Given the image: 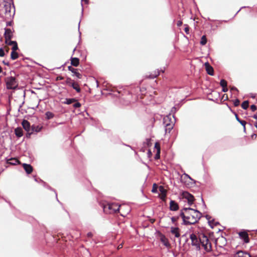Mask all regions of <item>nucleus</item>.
<instances>
[{
    "mask_svg": "<svg viewBox=\"0 0 257 257\" xmlns=\"http://www.w3.org/2000/svg\"><path fill=\"white\" fill-rule=\"evenodd\" d=\"M200 245H201L204 249L207 251H209L211 249V244L209 243L207 237L205 235H203L200 238Z\"/></svg>",
    "mask_w": 257,
    "mask_h": 257,
    "instance_id": "20e7f679",
    "label": "nucleus"
},
{
    "mask_svg": "<svg viewBox=\"0 0 257 257\" xmlns=\"http://www.w3.org/2000/svg\"><path fill=\"white\" fill-rule=\"evenodd\" d=\"M22 124L23 125V128L26 131H29L30 129V122L24 119L22 122Z\"/></svg>",
    "mask_w": 257,
    "mask_h": 257,
    "instance_id": "2eb2a0df",
    "label": "nucleus"
},
{
    "mask_svg": "<svg viewBox=\"0 0 257 257\" xmlns=\"http://www.w3.org/2000/svg\"><path fill=\"white\" fill-rule=\"evenodd\" d=\"M151 154H152V153H151V151H150V150H149V151H148V155H151Z\"/></svg>",
    "mask_w": 257,
    "mask_h": 257,
    "instance_id": "5fc2aeb1",
    "label": "nucleus"
},
{
    "mask_svg": "<svg viewBox=\"0 0 257 257\" xmlns=\"http://www.w3.org/2000/svg\"><path fill=\"white\" fill-rule=\"evenodd\" d=\"M171 232L177 238L179 237L180 236L179 228L178 227H171Z\"/></svg>",
    "mask_w": 257,
    "mask_h": 257,
    "instance_id": "9d476101",
    "label": "nucleus"
},
{
    "mask_svg": "<svg viewBox=\"0 0 257 257\" xmlns=\"http://www.w3.org/2000/svg\"><path fill=\"white\" fill-rule=\"evenodd\" d=\"M241 107L244 109H246L248 107V101L247 100L243 101L241 104Z\"/></svg>",
    "mask_w": 257,
    "mask_h": 257,
    "instance_id": "cd10ccee",
    "label": "nucleus"
},
{
    "mask_svg": "<svg viewBox=\"0 0 257 257\" xmlns=\"http://www.w3.org/2000/svg\"><path fill=\"white\" fill-rule=\"evenodd\" d=\"M64 79L63 77L61 76H57V80H63Z\"/></svg>",
    "mask_w": 257,
    "mask_h": 257,
    "instance_id": "a18cd8bd",
    "label": "nucleus"
},
{
    "mask_svg": "<svg viewBox=\"0 0 257 257\" xmlns=\"http://www.w3.org/2000/svg\"><path fill=\"white\" fill-rule=\"evenodd\" d=\"M254 125L257 128V122L254 123Z\"/></svg>",
    "mask_w": 257,
    "mask_h": 257,
    "instance_id": "052dcab7",
    "label": "nucleus"
},
{
    "mask_svg": "<svg viewBox=\"0 0 257 257\" xmlns=\"http://www.w3.org/2000/svg\"><path fill=\"white\" fill-rule=\"evenodd\" d=\"M73 104V107L75 108H78L81 106V104L79 102H78L77 100Z\"/></svg>",
    "mask_w": 257,
    "mask_h": 257,
    "instance_id": "c9c22d12",
    "label": "nucleus"
},
{
    "mask_svg": "<svg viewBox=\"0 0 257 257\" xmlns=\"http://www.w3.org/2000/svg\"><path fill=\"white\" fill-rule=\"evenodd\" d=\"M4 63L5 64V65H9V63H7V62H5V61H3Z\"/></svg>",
    "mask_w": 257,
    "mask_h": 257,
    "instance_id": "6e6d98bb",
    "label": "nucleus"
},
{
    "mask_svg": "<svg viewBox=\"0 0 257 257\" xmlns=\"http://www.w3.org/2000/svg\"><path fill=\"white\" fill-rule=\"evenodd\" d=\"M171 114L166 116L163 119V123L166 125L167 123H171Z\"/></svg>",
    "mask_w": 257,
    "mask_h": 257,
    "instance_id": "aec40b11",
    "label": "nucleus"
},
{
    "mask_svg": "<svg viewBox=\"0 0 257 257\" xmlns=\"http://www.w3.org/2000/svg\"><path fill=\"white\" fill-rule=\"evenodd\" d=\"M155 148L157 149V151L158 149H160V146L159 143L157 142L155 143Z\"/></svg>",
    "mask_w": 257,
    "mask_h": 257,
    "instance_id": "c03bdc74",
    "label": "nucleus"
},
{
    "mask_svg": "<svg viewBox=\"0 0 257 257\" xmlns=\"http://www.w3.org/2000/svg\"><path fill=\"white\" fill-rule=\"evenodd\" d=\"M74 89H75L77 92H80L81 89L79 87V85L76 82H74L71 86Z\"/></svg>",
    "mask_w": 257,
    "mask_h": 257,
    "instance_id": "4be33fe9",
    "label": "nucleus"
},
{
    "mask_svg": "<svg viewBox=\"0 0 257 257\" xmlns=\"http://www.w3.org/2000/svg\"><path fill=\"white\" fill-rule=\"evenodd\" d=\"M11 58L12 60H16L18 58V54L16 51L12 52L11 54Z\"/></svg>",
    "mask_w": 257,
    "mask_h": 257,
    "instance_id": "bb28decb",
    "label": "nucleus"
},
{
    "mask_svg": "<svg viewBox=\"0 0 257 257\" xmlns=\"http://www.w3.org/2000/svg\"><path fill=\"white\" fill-rule=\"evenodd\" d=\"M152 191L154 193L155 192H157V186H156V184H154L153 185V189H152Z\"/></svg>",
    "mask_w": 257,
    "mask_h": 257,
    "instance_id": "37998d69",
    "label": "nucleus"
},
{
    "mask_svg": "<svg viewBox=\"0 0 257 257\" xmlns=\"http://www.w3.org/2000/svg\"><path fill=\"white\" fill-rule=\"evenodd\" d=\"M18 163H19L18 160H17L15 158H11V159H10L8 161V163H9L11 165H15L17 164Z\"/></svg>",
    "mask_w": 257,
    "mask_h": 257,
    "instance_id": "5701e85b",
    "label": "nucleus"
},
{
    "mask_svg": "<svg viewBox=\"0 0 257 257\" xmlns=\"http://www.w3.org/2000/svg\"><path fill=\"white\" fill-rule=\"evenodd\" d=\"M252 117L257 120V113L252 116Z\"/></svg>",
    "mask_w": 257,
    "mask_h": 257,
    "instance_id": "603ef678",
    "label": "nucleus"
},
{
    "mask_svg": "<svg viewBox=\"0 0 257 257\" xmlns=\"http://www.w3.org/2000/svg\"><path fill=\"white\" fill-rule=\"evenodd\" d=\"M79 63V60L77 58H71V64L72 65L77 67L78 66Z\"/></svg>",
    "mask_w": 257,
    "mask_h": 257,
    "instance_id": "6ab92c4d",
    "label": "nucleus"
},
{
    "mask_svg": "<svg viewBox=\"0 0 257 257\" xmlns=\"http://www.w3.org/2000/svg\"><path fill=\"white\" fill-rule=\"evenodd\" d=\"M235 117L236 120L243 126L244 131H245L246 124L245 121L240 119L237 114H235Z\"/></svg>",
    "mask_w": 257,
    "mask_h": 257,
    "instance_id": "b1692460",
    "label": "nucleus"
},
{
    "mask_svg": "<svg viewBox=\"0 0 257 257\" xmlns=\"http://www.w3.org/2000/svg\"><path fill=\"white\" fill-rule=\"evenodd\" d=\"M236 257H251V256L246 252L239 251L237 253Z\"/></svg>",
    "mask_w": 257,
    "mask_h": 257,
    "instance_id": "f3484780",
    "label": "nucleus"
},
{
    "mask_svg": "<svg viewBox=\"0 0 257 257\" xmlns=\"http://www.w3.org/2000/svg\"><path fill=\"white\" fill-rule=\"evenodd\" d=\"M182 22L180 21H178V22L177 23V25L178 26H180L182 25Z\"/></svg>",
    "mask_w": 257,
    "mask_h": 257,
    "instance_id": "8fccbe9b",
    "label": "nucleus"
},
{
    "mask_svg": "<svg viewBox=\"0 0 257 257\" xmlns=\"http://www.w3.org/2000/svg\"><path fill=\"white\" fill-rule=\"evenodd\" d=\"M45 115L47 119H50L53 118L54 116V114L50 111H47L45 113Z\"/></svg>",
    "mask_w": 257,
    "mask_h": 257,
    "instance_id": "a878e982",
    "label": "nucleus"
},
{
    "mask_svg": "<svg viewBox=\"0 0 257 257\" xmlns=\"http://www.w3.org/2000/svg\"><path fill=\"white\" fill-rule=\"evenodd\" d=\"M8 12V8L7 7L6 8V12Z\"/></svg>",
    "mask_w": 257,
    "mask_h": 257,
    "instance_id": "69168bd1",
    "label": "nucleus"
},
{
    "mask_svg": "<svg viewBox=\"0 0 257 257\" xmlns=\"http://www.w3.org/2000/svg\"><path fill=\"white\" fill-rule=\"evenodd\" d=\"M183 198L187 200L189 205H191L194 202V196L188 192H183L182 194Z\"/></svg>",
    "mask_w": 257,
    "mask_h": 257,
    "instance_id": "423d86ee",
    "label": "nucleus"
},
{
    "mask_svg": "<svg viewBox=\"0 0 257 257\" xmlns=\"http://www.w3.org/2000/svg\"><path fill=\"white\" fill-rule=\"evenodd\" d=\"M206 218L208 220V223H209V225L212 228L213 227L211 226V224L213 221V220H212V221H210V219L211 218V217L209 215H206Z\"/></svg>",
    "mask_w": 257,
    "mask_h": 257,
    "instance_id": "58836bf2",
    "label": "nucleus"
},
{
    "mask_svg": "<svg viewBox=\"0 0 257 257\" xmlns=\"http://www.w3.org/2000/svg\"><path fill=\"white\" fill-rule=\"evenodd\" d=\"M188 31V28H185V31L187 32Z\"/></svg>",
    "mask_w": 257,
    "mask_h": 257,
    "instance_id": "e2e57ef3",
    "label": "nucleus"
},
{
    "mask_svg": "<svg viewBox=\"0 0 257 257\" xmlns=\"http://www.w3.org/2000/svg\"><path fill=\"white\" fill-rule=\"evenodd\" d=\"M159 190L161 192V196L160 198L162 200H165L166 197L167 195V191L163 186H160L159 188Z\"/></svg>",
    "mask_w": 257,
    "mask_h": 257,
    "instance_id": "1a4fd4ad",
    "label": "nucleus"
},
{
    "mask_svg": "<svg viewBox=\"0 0 257 257\" xmlns=\"http://www.w3.org/2000/svg\"><path fill=\"white\" fill-rule=\"evenodd\" d=\"M178 218V216H173L171 217V220L173 223H175L176 221H177Z\"/></svg>",
    "mask_w": 257,
    "mask_h": 257,
    "instance_id": "ea45409f",
    "label": "nucleus"
},
{
    "mask_svg": "<svg viewBox=\"0 0 257 257\" xmlns=\"http://www.w3.org/2000/svg\"><path fill=\"white\" fill-rule=\"evenodd\" d=\"M41 181L44 184V186H45V185H46V183L43 182V181L41 180Z\"/></svg>",
    "mask_w": 257,
    "mask_h": 257,
    "instance_id": "4d7b16f0",
    "label": "nucleus"
},
{
    "mask_svg": "<svg viewBox=\"0 0 257 257\" xmlns=\"http://www.w3.org/2000/svg\"><path fill=\"white\" fill-rule=\"evenodd\" d=\"M120 205L117 203H108L103 206V211L106 213H113L119 211Z\"/></svg>",
    "mask_w": 257,
    "mask_h": 257,
    "instance_id": "f03ea898",
    "label": "nucleus"
},
{
    "mask_svg": "<svg viewBox=\"0 0 257 257\" xmlns=\"http://www.w3.org/2000/svg\"><path fill=\"white\" fill-rule=\"evenodd\" d=\"M178 204L174 200H171L170 203V209L172 211H176L178 209Z\"/></svg>",
    "mask_w": 257,
    "mask_h": 257,
    "instance_id": "9b49d317",
    "label": "nucleus"
},
{
    "mask_svg": "<svg viewBox=\"0 0 257 257\" xmlns=\"http://www.w3.org/2000/svg\"><path fill=\"white\" fill-rule=\"evenodd\" d=\"M205 66L206 70L207 73L210 75H213V69L209 64V63H206L205 64Z\"/></svg>",
    "mask_w": 257,
    "mask_h": 257,
    "instance_id": "ddd939ff",
    "label": "nucleus"
},
{
    "mask_svg": "<svg viewBox=\"0 0 257 257\" xmlns=\"http://www.w3.org/2000/svg\"><path fill=\"white\" fill-rule=\"evenodd\" d=\"M240 101L238 99H236L233 101V104L235 106H237L239 105Z\"/></svg>",
    "mask_w": 257,
    "mask_h": 257,
    "instance_id": "e433bc0d",
    "label": "nucleus"
},
{
    "mask_svg": "<svg viewBox=\"0 0 257 257\" xmlns=\"http://www.w3.org/2000/svg\"><path fill=\"white\" fill-rule=\"evenodd\" d=\"M2 67L0 66V73L2 72Z\"/></svg>",
    "mask_w": 257,
    "mask_h": 257,
    "instance_id": "bf43d9fd",
    "label": "nucleus"
},
{
    "mask_svg": "<svg viewBox=\"0 0 257 257\" xmlns=\"http://www.w3.org/2000/svg\"><path fill=\"white\" fill-rule=\"evenodd\" d=\"M243 7H242L241 8H240V9L241 10V9H243Z\"/></svg>",
    "mask_w": 257,
    "mask_h": 257,
    "instance_id": "774afa93",
    "label": "nucleus"
},
{
    "mask_svg": "<svg viewBox=\"0 0 257 257\" xmlns=\"http://www.w3.org/2000/svg\"><path fill=\"white\" fill-rule=\"evenodd\" d=\"M15 133L16 136L19 138L21 137L23 135V130L21 127L16 128L15 130Z\"/></svg>",
    "mask_w": 257,
    "mask_h": 257,
    "instance_id": "a211bd4d",
    "label": "nucleus"
},
{
    "mask_svg": "<svg viewBox=\"0 0 257 257\" xmlns=\"http://www.w3.org/2000/svg\"><path fill=\"white\" fill-rule=\"evenodd\" d=\"M75 101H76V99L75 98H66L63 103L67 104H70Z\"/></svg>",
    "mask_w": 257,
    "mask_h": 257,
    "instance_id": "393cba45",
    "label": "nucleus"
},
{
    "mask_svg": "<svg viewBox=\"0 0 257 257\" xmlns=\"http://www.w3.org/2000/svg\"><path fill=\"white\" fill-rule=\"evenodd\" d=\"M74 81L73 80H72L71 78H67L66 81H65V83L71 86V85L72 84V83L74 82Z\"/></svg>",
    "mask_w": 257,
    "mask_h": 257,
    "instance_id": "c756f323",
    "label": "nucleus"
},
{
    "mask_svg": "<svg viewBox=\"0 0 257 257\" xmlns=\"http://www.w3.org/2000/svg\"><path fill=\"white\" fill-rule=\"evenodd\" d=\"M176 107H172V109H171V112H172V113H173V112H176Z\"/></svg>",
    "mask_w": 257,
    "mask_h": 257,
    "instance_id": "09e8293b",
    "label": "nucleus"
},
{
    "mask_svg": "<svg viewBox=\"0 0 257 257\" xmlns=\"http://www.w3.org/2000/svg\"><path fill=\"white\" fill-rule=\"evenodd\" d=\"M180 216L185 225L194 224L202 217V213L198 210L190 207H185L181 210Z\"/></svg>",
    "mask_w": 257,
    "mask_h": 257,
    "instance_id": "f257e3e1",
    "label": "nucleus"
},
{
    "mask_svg": "<svg viewBox=\"0 0 257 257\" xmlns=\"http://www.w3.org/2000/svg\"><path fill=\"white\" fill-rule=\"evenodd\" d=\"M42 129V127L39 126H32V130L33 131H35L36 132H39L41 131Z\"/></svg>",
    "mask_w": 257,
    "mask_h": 257,
    "instance_id": "2f4dec72",
    "label": "nucleus"
},
{
    "mask_svg": "<svg viewBox=\"0 0 257 257\" xmlns=\"http://www.w3.org/2000/svg\"><path fill=\"white\" fill-rule=\"evenodd\" d=\"M230 89L231 91L234 90V91H238V89L235 87H234V86L232 87Z\"/></svg>",
    "mask_w": 257,
    "mask_h": 257,
    "instance_id": "de8ad7c7",
    "label": "nucleus"
},
{
    "mask_svg": "<svg viewBox=\"0 0 257 257\" xmlns=\"http://www.w3.org/2000/svg\"><path fill=\"white\" fill-rule=\"evenodd\" d=\"M250 109L252 111H254L255 110H256V105H255L254 104H252L250 106Z\"/></svg>",
    "mask_w": 257,
    "mask_h": 257,
    "instance_id": "79ce46f5",
    "label": "nucleus"
},
{
    "mask_svg": "<svg viewBox=\"0 0 257 257\" xmlns=\"http://www.w3.org/2000/svg\"><path fill=\"white\" fill-rule=\"evenodd\" d=\"M35 180L37 182L38 181V179L37 178H35Z\"/></svg>",
    "mask_w": 257,
    "mask_h": 257,
    "instance_id": "0e129e2a",
    "label": "nucleus"
},
{
    "mask_svg": "<svg viewBox=\"0 0 257 257\" xmlns=\"http://www.w3.org/2000/svg\"><path fill=\"white\" fill-rule=\"evenodd\" d=\"M160 74V71L157 70L154 72V74H152L149 76L150 78H155Z\"/></svg>",
    "mask_w": 257,
    "mask_h": 257,
    "instance_id": "c85d7f7f",
    "label": "nucleus"
},
{
    "mask_svg": "<svg viewBox=\"0 0 257 257\" xmlns=\"http://www.w3.org/2000/svg\"><path fill=\"white\" fill-rule=\"evenodd\" d=\"M23 166L27 174H29L32 172L33 167L31 165L24 163L23 164Z\"/></svg>",
    "mask_w": 257,
    "mask_h": 257,
    "instance_id": "f8f14e48",
    "label": "nucleus"
},
{
    "mask_svg": "<svg viewBox=\"0 0 257 257\" xmlns=\"http://www.w3.org/2000/svg\"><path fill=\"white\" fill-rule=\"evenodd\" d=\"M184 175L185 176V177H187L188 178H189V179L190 180H192V179L190 177V176L189 175H188L187 174H186V173H184Z\"/></svg>",
    "mask_w": 257,
    "mask_h": 257,
    "instance_id": "3c124183",
    "label": "nucleus"
},
{
    "mask_svg": "<svg viewBox=\"0 0 257 257\" xmlns=\"http://www.w3.org/2000/svg\"><path fill=\"white\" fill-rule=\"evenodd\" d=\"M160 150H161V149H158V151H157V154H156L155 157V158L156 159H158L160 158Z\"/></svg>",
    "mask_w": 257,
    "mask_h": 257,
    "instance_id": "4c0bfd02",
    "label": "nucleus"
},
{
    "mask_svg": "<svg viewBox=\"0 0 257 257\" xmlns=\"http://www.w3.org/2000/svg\"><path fill=\"white\" fill-rule=\"evenodd\" d=\"M5 82L8 89L15 90L18 87V82L14 77L10 76L6 78Z\"/></svg>",
    "mask_w": 257,
    "mask_h": 257,
    "instance_id": "7ed1b4c3",
    "label": "nucleus"
},
{
    "mask_svg": "<svg viewBox=\"0 0 257 257\" xmlns=\"http://www.w3.org/2000/svg\"><path fill=\"white\" fill-rule=\"evenodd\" d=\"M4 36L5 40H11L13 36L12 31L10 29H5Z\"/></svg>",
    "mask_w": 257,
    "mask_h": 257,
    "instance_id": "0eeeda50",
    "label": "nucleus"
},
{
    "mask_svg": "<svg viewBox=\"0 0 257 257\" xmlns=\"http://www.w3.org/2000/svg\"><path fill=\"white\" fill-rule=\"evenodd\" d=\"M228 91V89L227 88V86H224V87H222V91L223 92H227Z\"/></svg>",
    "mask_w": 257,
    "mask_h": 257,
    "instance_id": "49530a36",
    "label": "nucleus"
},
{
    "mask_svg": "<svg viewBox=\"0 0 257 257\" xmlns=\"http://www.w3.org/2000/svg\"><path fill=\"white\" fill-rule=\"evenodd\" d=\"M240 238L243 239L244 242L248 243L249 241L248 234L245 231H240L238 233Z\"/></svg>",
    "mask_w": 257,
    "mask_h": 257,
    "instance_id": "6e6552de",
    "label": "nucleus"
},
{
    "mask_svg": "<svg viewBox=\"0 0 257 257\" xmlns=\"http://www.w3.org/2000/svg\"><path fill=\"white\" fill-rule=\"evenodd\" d=\"M87 235L89 237H91L92 236V234L91 232H89V233H88Z\"/></svg>",
    "mask_w": 257,
    "mask_h": 257,
    "instance_id": "864d4df0",
    "label": "nucleus"
},
{
    "mask_svg": "<svg viewBox=\"0 0 257 257\" xmlns=\"http://www.w3.org/2000/svg\"><path fill=\"white\" fill-rule=\"evenodd\" d=\"M122 246V244H120L119 246H118V248H121Z\"/></svg>",
    "mask_w": 257,
    "mask_h": 257,
    "instance_id": "13d9d810",
    "label": "nucleus"
},
{
    "mask_svg": "<svg viewBox=\"0 0 257 257\" xmlns=\"http://www.w3.org/2000/svg\"><path fill=\"white\" fill-rule=\"evenodd\" d=\"M12 46H13V47L12 48V52L16 51L18 49V46L17 42L15 43V44H13Z\"/></svg>",
    "mask_w": 257,
    "mask_h": 257,
    "instance_id": "f704fd0d",
    "label": "nucleus"
},
{
    "mask_svg": "<svg viewBox=\"0 0 257 257\" xmlns=\"http://www.w3.org/2000/svg\"><path fill=\"white\" fill-rule=\"evenodd\" d=\"M82 1H85V2H87V0H82Z\"/></svg>",
    "mask_w": 257,
    "mask_h": 257,
    "instance_id": "338daca9",
    "label": "nucleus"
},
{
    "mask_svg": "<svg viewBox=\"0 0 257 257\" xmlns=\"http://www.w3.org/2000/svg\"><path fill=\"white\" fill-rule=\"evenodd\" d=\"M220 85L222 87H224V86H227V82L226 80L224 79L221 80L220 82Z\"/></svg>",
    "mask_w": 257,
    "mask_h": 257,
    "instance_id": "473e14b6",
    "label": "nucleus"
},
{
    "mask_svg": "<svg viewBox=\"0 0 257 257\" xmlns=\"http://www.w3.org/2000/svg\"><path fill=\"white\" fill-rule=\"evenodd\" d=\"M80 23V22H79V23H78V30H79Z\"/></svg>",
    "mask_w": 257,
    "mask_h": 257,
    "instance_id": "680f3d73",
    "label": "nucleus"
},
{
    "mask_svg": "<svg viewBox=\"0 0 257 257\" xmlns=\"http://www.w3.org/2000/svg\"><path fill=\"white\" fill-rule=\"evenodd\" d=\"M206 43H207V39H206L205 36H203L201 39L200 44L202 45H204L206 44Z\"/></svg>",
    "mask_w": 257,
    "mask_h": 257,
    "instance_id": "7c9ffc66",
    "label": "nucleus"
},
{
    "mask_svg": "<svg viewBox=\"0 0 257 257\" xmlns=\"http://www.w3.org/2000/svg\"><path fill=\"white\" fill-rule=\"evenodd\" d=\"M161 241L165 246L168 247L170 246L168 239L164 236L161 238Z\"/></svg>",
    "mask_w": 257,
    "mask_h": 257,
    "instance_id": "412c9836",
    "label": "nucleus"
},
{
    "mask_svg": "<svg viewBox=\"0 0 257 257\" xmlns=\"http://www.w3.org/2000/svg\"><path fill=\"white\" fill-rule=\"evenodd\" d=\"M68 70L73 73L78 78H81V75L77 71V70L70 66L68 67Z\"/></svg>",
    "mask_w": 257,
    "mask_h": 257,
    "instance_id": "4468645a",
    "label": "nucleus"
},
{
    "mask_svg": "<svg viewBox=\"0 0 257 257\" xmlns=\"http://www.w3.org/2000/svg\"><path fill=\"white\" fill-rule=\"evenodd\" d=\"M190 238L191 240V244L195 246L197 249L199 250L200 249V238L198 239L197 236L194 233L190 235Z\"/></svg>",
    "mask_w": 257,
    "mask_h": 257,
    "instance_id": "39448f33",
    "label": "nucleus"
},
{
    "mask_svg": "<svg viewBox=\"0 0 257 257\" xmlns=\"http://www.w3.org/2000/svg\"><path fill=\"white\" fill-rule=\"evenodd\" d=\"M174 125V121H171V123H167L166 125H164L165 127L166 133H170L171 131L173 129Z\"/></svg>",
    "mask_w": 257,
    "mask_h": 257,
    "instance_id": "dca6fc26",
    "label": "nucleus"
},
{
    "mask_svg": "<svg viewBox=\"0 0 257 257\" xmlns=\"http://www.w3.org/2000/svg\"><path fill=\"white\" fill-rule=\"evenodd\" d=\"M16 42V41H11V40H5V43L7 45H10V46H12L13 44H15Z\"/></svg>",
    "mask_w": 257,
    "mask_h": 257,
    "instance_id": "72a5a7b5",
    "label": "nucleus"
},
{
    "mask_svg": "<svg viewBox=\"0 0 257 257\" xmlns=\"http://www.w3.org/2000/svg\"><path fill=\"white\" fill-rule=\"evenodd\" d=\"M5 56L4 50L2 48H0V57H4Z\"/></svg>",
    "mask_w": 257,
    "mask_h": 257,
    "instance_id": "a19ab883",
    "label": "nucleus"
}]
</instances>
